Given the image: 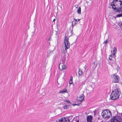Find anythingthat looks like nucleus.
I'll return each mask as SVG.
<instances>
[{
	"instance_id": "412c9836",
	"label": "nucleus",
	"mask_w": 122,
	"mask_h": 122,
	"mask_svg": "<svg viewBox=\"0 0 122 122\" xmlns=\"http://www.w3.org/2000/svg\"><path fill=\"white\" fill-rule=\"evenodd\" d=\"M72 24L75 25L76 24V22L75 21H73L72 22Z\"/></svg>"
},
{
	"instance_id": "5701e85b",
	"label": "nucleus",
	"mask_w": 122,
	"mask_h": 122,
	"mask_svg": "<svg viewBox=\"0 0 122 122\" xmlns=\"http://www.w3.org/2000/svg\"><path fill=\"white\" fill-rule=\"evenodd\" d=\"M73 19L75 20V21H76V22H78V21H80L81 20L80 19H78L77 20V19H75L74 18H73Z\"/></svg>"
},
{
	"instance_id": "3c124183",
	"label": "nucleus",
	"mask_w": 122,
	"mask_h": 122,
	"mask_svg": "<svg viewBox=\"0 0 122 122\" xmlns=\"http://www.w3.org/2000/svg\"><path fill=\"white\" fill-rule=\"evenodd\" d=\"M50 38H49V40H50Z\"/></svg>"
},
{
	"instance_id": "dca6fc26",
	"label": "nucleus",
	"mask_w": 122,
	"mask_h": 122,
	"mask_svg": "<svg viewBox=\"0 0 122 122\" xmlns=\"http://www.w3.org/2000/svg\"><path fill=\"white\" fill-rule=\"evenodd\" d=\"M67 49H66L65 48V50L63 49V50H62L61 52L64 54H65L67 52Z\"/></svg>"
},
{
	"instance_id": "6e6552de",
	"label": "nucleus",
	"mask_w": 122,
	"mask_h": 122,
	"mask_svg": "<svg viewBox=\"0 0 122 122\" xmlns=\"http://www.w3.org/2000/svg\"><path fill=\"white\" fill-rule=\"evenodd\" d=\"M67 89L66 88L63 89L62 90L60 91H59V93H64L67 92Z\"/></svg>"
},
{
	"instance_id": "de8ad7c7",
	"label": "nucleus",
	"mask_w": 122,
	"mask_h": 122,
	"mask_svg": "<svg viewBox=\"0 0 122 122\" xmlns=\"http://www.w3.org/2000/svg\"><path fill=\"white\" fill-rule=\"evenodd\" d=\"M95 112H94V115H95Z\"/></svg>"
},
{
	"instance_id": "423d86ee",
	"label": "nucleus",
	"mask_w": 122,
	"mask_h": 122,
	"mask_svg": "<svg viewBox=\"0 0 122 122\" xmlns=\"http://www.w3.org/2000/svg\"><path fill=\"white\" fill-rule=\"evenodd\" d=\"M113 76L114 78L113 82L115 83L118 82L119 81V77L117 75L115 76V74L113 75Z\"/></svg>"
},
{
	"instance_id": "c03bdc74",
	"label": "nucleus",
	"mask_w": 122,
	"mask_h": 122,
	"mask_svg": "<svg viewBox=\"0 0 122 122\" xmlns=\"http://www.w3.org/2000/svg\"><path fill=\"white\" fill-rule=\"evenodd\" d=\"M109 56H112V54L111 55Z\"/></svg>"
},
{
	"instance_id": "c85d7f7f",
	"label": "nucleus",
	"mask_w": 122,
	"mask_h": 122,
	"mask_svg": "<svg viewBox=\"0 0 122 122\" xmlns=\"http://www.w3.org/2000/svg\"><path fill=\"white\" fill-rule=\"evenodd\" d=\"M69 83L70 84H71L73 83V82H72V81H69Z\"/></svg>"
},
{
	"instance_id": "4c0bfd02",
	"label": "nucleus",
	"mask_w": 122,
	"mask_h": 122,
	"mask_svg": "<svg viewBox=\"0 0 122 122\" xmlns=\"http://www.w3.org/2000/svg\"><path fill=\"white\" fill-rule=\"evenodd\" d=\"M84 68H85V70L86 69V66H85L84 67Z\"/></svg>"
},
{
	"instance_id": "f8f14e48",
	"label": "nucleus",
	"mask_w": 122,
	"mask_h": 122,
	"mask_svg": "<svg viewBox=\"0 0 122 122\" xmlns=\"http://www.w3.org/2000/svg\"><path fill=\"white\" fill-rule=\"evenodd\" d=\"M81 9L80 7H79L77 10V13L78 14H81Z\"/></svg>"
},
{
	"instance_id": "bb28decb",
	"label": "nucleus",
	"mask_w": 122,
	"mask_h": 122,
	"mask_svg": "<svg viewBox=\"0 0 122 122\" xmlns=\"http://www.w3.org/2000/svg\"><path fill=\"white\" fill-rule=\"evenodd\" d=\"M112 56H109V59L110 60H111L112 59Z\"/></svg>"
},
{
	"instance_id": "f03ea898",
	"label": "nucleus",
	"mask_w": 122,
	"mask_h": 122,
	"mask_svg": "<svg viewBox=\"0 0 122 122\" xmlns=\"http://www.w3.org/2000/svg\"><path fill=\"white\" fill-rule=\"evenodd\" d=\"M102 115L104 118L108 119L112 117L111 113L109 110H103L102 113Z\"/></svg>"
},
{
	"instance_id": "7ed1b4c3",
	"label": "nucleus",
	"mask_w": 122,
	"mask_h": 122,
	"mask_svg": "<svg viewBox=\"0 0 122 122\" xmlns=\"http://www.w3.org/2000/svg\"><path fill=\"white\" fill-rule=\"evenodd\" d=\"M122 118L120 117L116 116L113 117L110 120V122H122Z\"/></svg>"
},
{
	"instance_id": "a211bd4d",
	"label": "nucleus",
	"mask_w": 122,
	"mask_h": 122,
	"mask_svg": "<svg viewBox=\"0 0 122 122\" xmlns=\"http://www.w3.org/2000/svg\"><path fill=\"white\" fill-rule=\"evenodd\" d=\"M119 26L120 28L122 29V22H120L118 23Z\"/></svg>"
},
{
	"instance_id": "a18cd8bd",
	"label": "nucleus",
	"mask_w": 122,
	"mask_h": 122,
	"mask_svg": "<svg viewBox=\"0 0 122 122\" xmlns=\"http://www.w3.org/2000/svg\"><path fill=\"white\" fill-rule=\"evenodd\" d=\"M82 84H85V83H84V82H83V83H82Z\"/></svg>"
},
{
	"instance_id": "473e14b6",
	"label": "nucleus",
	"mask_w": 122,
	"mask_h": 122,
	"mask_svg": "<svg viewBox=\"0 0 122 122\" xmlns=\"http://www.w3.org/2000/svg\"><path fill=\"white\" fill-rule=\"evenodd\" d=\"M70 32L72 34V33H73V30L72 29V30H71Z\"/></svg>"
},
{
	"instance_id": "e433bc0d",
	"label": "nucleus",
	"mask_w": 122,
	"mask_h": 122,
	"mask_svg": "<svg viewBox=\"0 0 122 122\" xmlns=\"http://www.w3.org/2000/svg\"><path fill=\"white\" fill-rule=\"evenodd\" d=\"M119 2H120V3H122V1L121 0H120L119 1Z\"/></svg>"
},
{
	"instance_id": "f704fd0d",
	"label": "nucleus",
	"mask_w": 122,
	"mask_h": 122,
	"mask_svg": "<svg viewBox=\"0 0 122 122\" xmlns=\"http://www.w3.org/2000/svg\"><path fill=\"white\" fill-rule=\"evenodd\" d=\"M113 53L112 54V55H113V56H114L115 54V53H116L115 52H113Z\"/></svg>"
},
{
	"instance_id": "2eb2a0df",
	"label": "nucleus",
	"mask_w": 122,
	"mask_h": 122,
	"mask_svg": "<svg viewBox=\"0 0 122 122\" xmlns=\"http://www.w3.org/2000/svg\"><path fill=\"white\" fill-rule=\"evenodd\" d=\"M112 6V9H113L114 10L115 12L117 13V12L116 11H117L116 10H117V7H114L113 6Z\"/></svg>"
},
{
	"instance_id": "ddd939ff",
	"label": "nucleus",
	"mask_w": 122,
	"mask_h": 122,
	"mask_svg": "<svg viewBox=\"0 0 122 122\" xmlns=\"http://www.w3.org/2000/svg\"><path fill=\"white\" fill-rule=\"evenodd\" d=\"M94 85L93 84H92L91 85V86H90V89L91 90V91H93L94 90Z\"/></svg>"
},
{
	"instance_id": "f3484780",
	"label": "nucleus",
	"mask_w": 122,
	"mask_h": 122,
	"mask_svg": "<svg viewBox=\"0 0 122 122\" xmlns=\"http://www.w3.org/2000/svg\"><path fill=\"white\" fill-rule=\"evenodd\" d=\"M117 51V48L116 47H114L113 48V52H115L116 53Z\"/></svg>"
},
{
	"instance_id": "37998d69",
	"label": "nucleus",
	"mask_w": 122,
	"mask_h": 122,
	"mask_svg": "<svg viewBox=\"0 0 122 122\" xmlns=\"http://www.w3.org/2000/svg\"><path fill=\"white\" fill-rule=\"evenodd\" d=\"M89 2H88V1H86V3L87 4H88V3H89Z\"/></svg>"
},
{
	"instance_id": "1a4fd4ad",
	"label": "nucleus",
	"mask_w": 122,
	"mask_h": 122,
	"mask_svg": "<svg viewBox=\"0 0 122 122\" xmlns=\"http://www.w3.org/2000/svg\"><path fill=\"white\" fill-rule=\"evenodd\" d=\"M65 117H63L59 120V122H64L66 120Z\"/></svg>"
},
{
	"instance_id": "20e7f679",
	"label": "nucleus",
	"mask_w": 122,
	"mask_h": 122,
	"mask_svg": "<svg viewBox=\"0 0 122 122\" xmlns=\"http://www.w3.org/2000/svg\"><path fill=\"white\" fill-rule=\"evenodd\" d=\"M65 44V49H68L70 47V44L69 42L67 36H65L64 40Z\"/></svg>"
},
{
	"instance_id": "a878e982",
	"label": "nucleus",
	"mask_w": 122,
	"mask_h": 122,
	"mask_svg": "<svg viewBox=\"0 0 122 122\" xmlns=\"http://www.w3.org/2000/svg\"><path fill=\"white\" fill-rule=\"evenodd\" d=\"M67 117H68L69 118V119H70H70H71L72 118V116H70Z\"/></svg>"
},
{
	"instance_id": "39448f33",
	"label": "nucleus",
	"mask_w": 122,
	"mask_h": 122,
	"mask_svg": "<svg viewBox=\"0 0 122 122\" xmlns=\"http://www.w3.org/2000/svg\"><path fill=\"white\" fill-rule=\"evenodd\" d=\"M66 66L63 63H60L59 65V68L60 70L62 71L65 70L66 68Z\"/></svg>"
},
{
	"instance_id": "4468645a",
	"label": "nucleus",
	"mask_w": 122,
	"mask_h": 122,
	"mask_svg": "<svg viewBox=\"0 0 122 122\" xmlns=\"http://www.w3.org/2000/svg\"><path fill=\"white\" fill-rule=\"evenodd\" d=\"M69 105H65L63 107L64 109H67L69 108Z\"/></svg>"
},
{
	"instance_id": "cd10ccee",
	"label": "nucleus",
	"mask_w": 122,
	"mask_h": 122,
	"mask_svg": "<svg viewBox=\"0 0 122 122\" xmlns=\"http://www.w3.org/2000/svg\"><path fill=\"white\" fill-rule=\"evenodd\" d=\"M65 101L67 103H70V102L69 100H66V101L65 100Z\"/></svg>"
},
{
	"instance_id": "9d476101",
	"label": "nucleus",
	"mask_w": 122,
	"mask_h": 122,
	"mask_svg": "<svg viewBox=\"0 0 122 122\" xmlns=\"http://www.w3.org/2000/svg\"><path fill=\"white\" fill-rule=\"evenodd\" d=\"M92 116L91 115H89L87 116V119L89 120L90 121H91L92 119Z\"/></svg>"
},
{
	"instance_id": "a19ab883",
	"label": "nucleus",
	"mask_w": 122,
	"mask_h": 122,
	"mask_svg": "<svg viewBox=\"0 0 122 122\" xmlns=\"http://www.w3.org/2000/svg\"><path fill=\"white\" fill-rule=\"evenodd\" d=\"M76 122H79V120H77V121Z\"/></svg>"
},
{
	"instance_id": "c756f323",
	"label": "nucleus",
	"mask_w": 122,
	"mask_h": 122,
	"mask_svg": "<svg viewBox=\"0 0 122 122\" xmlns=\"http://www.w3.org/2000/svg\"><path fill=\"white\" fill-rule=\"evenodd\" d=\"M87 122H92V121H90V120H87Z\"/></svg>"
},
{
	"instance_id": "ea45409f",
	"label": "nucleus",
	"mask_w": 122,
	"mask_h": 122,
	"mask_svg": "<svg viewBox=\"0 0 122 122\" xmlns=\"http://www.w3.org/2000/svg\"><path fill=\"white\" fill-rule=\"evenodd\" d=\"M56 20L55 19H54L53 20V21H54Z\"/></svg>"
},
{
	"instance_id": "393cba45",
	"label": "nucleus",
	"mask_w": 122,
	"mask_h": 122,
	"mask_svg": "<svg viewBox=\"0 0 122 122\" xmlns=\"http://www.w3.org/2000/svg\"><path fill=\"white\" fill-rule=\"evenodd\" d=\"M108 41H107V40L105 41L103 43H104L105 44V45H106V44L107 43Z\"/></svg>"
},
{
	"instance_id": "6ab92c4d",
	"label": "nucleus",
	"mask_w": 122,
	"mask_h": 122,
	"mask_svg": "<svg viewBox=\"0 0 122 122\" xmlns=\"http://www.w3.org/2000/svg\"><path fill=\"white\" fill-rule=\"evenodd\" d=\"M117 17H122V13L120 14L117 15L116 16Z\"/></svg>"
},
{
	"instance_id": "b1692460",
	"label": "nucleus",
	"mask_w": 122,
	"mask_h": 122,
	"mask_svg": "<svg viewBox=\"0 0 122 122\" xmlns=\"http://www.w3.org/2000/svg\"><path fill=\"white\" fill-rule=\"evenodd\" d=\"M80 98L81 99V100H80V101L82 102V100L84 99V97H83L82 96H81L80 97Z\"/></svg>"
},
{
	"instance_id": "8fccbe9b",
	"label": "nucleus",
	"mask_w": 122,
	"mask_h": 122,
	"mask_svg": "<svg viewBox=\"0 0 122 122\" xmlns=\"http://www.w3.org/2000/svg\"><path fill=\"white\" fill-rule=\"evenodd\" d=\"M118 68H120V67L119 66H118Z\"/></svg>"
},
{
	"instance_id": "79ce46f5",
	"label": "nucleus",
	"mask_w": 122,
	"mask_h": 122,
	"mask_svg": "<svg viewBox=\"0 0 122 122\" xmlns=\"http://www.w3.org/2000/svg\"><path fill=\"white\" fill-rule=\"evenodd\" d=\"M57 34V31H56V35Z\"/></svg>"
},
{
	"instance_id": "72a5a7b5",
	"label": "nucleus",
	"mask_w": 122,
	"mask_h": 122,
	"mask_svg": "<svg viewBox=\"0 0 122 122\" xmlns=\"http://www.w3.org/2000/svg\"><path fill=\"white\" fill-rule=\"evenodd\" d=\"M113 0L116 3L117 1L118 0Z\"/></svg>"
},
{
	"instance_id": "f257e3e1",
	"label": "nucleus",
	"mask_w": 122,
	"mask_h": 122,
	"mask_svg": "<svg viewBox=\"0 0 122 122\" xmlns=\"http://www.w3.org/2000/svg\"><path fill=\"white\" fill-rule=\"evenodd\" d=\"M121 94V93L120 90L116 88L112 91L110 95V98L112 100H116L119 98V96Z\"/></svg>"
},
{
	"instance_id": "0eeeda50",
	"label": "nucleus",
	"mask_w": 122,
	"mask_h": 122,
	"mask_svg": "<svg viewBox=\"0 0 122 122\" xmlns=\"http://www.w3.org/2000/svg\"><path fill=\"white\" fill-rule=\"evenodd\" d=\"M117 9L116 11L117 13H119L120 12H122V6H120V7L119 6L118 7H117Z\"/></svg>"
},
{
	"instance_id": "09e8293b",
	"label": "nucleus",
	"mask_w": 122,
	"mask_h": 122,
	"mask_svg": "<svg viewBox=\"0 0 122 122\" xmlns=\"http://www.w3.org/2000/svg\"><path fill=\"white\" fill-rule=\"evenodd\" d=\"M91 0H90V2H91Z\"/></svg>"
},
{
	"instance_id": "58836bf2",
	"label": "nucleus",
	"mask_w": 122,
	"mask_h": 122,
	"mask_svg": "<svg viewBox=\"0 0 122 122\" xmlns=\"http://www.w3.org/2000/svg\"><path fill=\"white\" fill-rule=\"evenodd\" d=\"M92 64L93 65H95V63L94 62H93L92 63Z\"/></svg>"
},
{
	"instance_id": "7c9ffc66",
	"label": "nucleus",
	"mask_w": 122,
	"mask_h": 122,
	"mask_svg": "<svg viewBox=\"0 0 122 122\" xmlns=\"http://www.w3.org/2000/svg\"><path fill=\"white\" fill-rule=\"evenodd\" d=\"M71 78L70 79V81H72V76L71 77Z\"/></svg>"
},
{
	"instance_id": "4be33fe9",
	"label": "nucleus",
	"mask_w": 122,
	"mask_h": 122,
	"mask_svg": "<svg viewBox=\"0 0 122 122\" xmlns=\"http://www.w3.org/2000/svg\"><path fill=\"white\" fill-rule=\"evenodd\" d=\"M81 104L80 103H78L77 104H72V105H73L74 106H75V105H77V106H79L80 105V104Z\"/></svg>"
},
{
	"instance_id": "c9c22d12",
	"label": "nucleus",
	"mask_w": 122,
	"mask_h": 122,
	"mask_svg": "<svg viewBox=\"0 0 122 122\" xmlns=\"http://www.w3.org/2000/svg\"><path fill=\"white\" fill-rule=\"evenodd\" d=\"M119 4L120 6H122V3H120Z\"/></svg>"
},
{
	"instance_id": "9b49d317",
	"label": "nucleus",
	"mask_w": 122,
	"mask_h": 122,
	"mask_svg": "<svg viewBox=\"0 0 122 122\" xmlns=\"http://www.w3.org/2000/svg\"><path fill=\"white\" fill-rule=\"evenodd\" d=\"M116 3L113 0L112 2L111 3V5L112 6H117H117H118V5H117V4H115Z\"/></svg>"
},
{
	"instance_id": "49530a36",
	"label": "nucleus",
	"mask_w": 122,
	"mask_h": 122,
	"mask_svg": "<svg viewBox=\"0 0 122 122\" xmlns=\"http://www.w3.org/2000/svg\"><path fill=\"white\" fill-rule=\"evenodd\" d=\"M120 0H118L117 1L119 2V1H120Z\"/></svg>"
},
{
	"instance_id": "aec40b11",
	"label": "nucleus",
	"mask_w": 122,
	"mask_h": 122,
	"mask_svg": "<svg viewBox=\"0 0 122 122\" xmlns=\"http://www.w3.org/2000/svg\"><path fill=\"white\" fill-rule=\"evenodd\" d=\"M78 74L79 75H81L82 74V71H80V70L78 71Z\"/></svg>"
},
{
	"instance_id": "2f4dec72",
	"label": "nucleus",
	"mask_w": 122,
	"mask_h": 122,
	"mask_svg": "<svg viewBox=\"0 0 122 122\" xmlns=\"http://www.w3.org/2000/svg\"><path fill=\"white\" fill-rule=\"evenodd\" d=\"M74 25H74L73 24H72V30H73V26Z\"/></svg>"
}]
</instances>
